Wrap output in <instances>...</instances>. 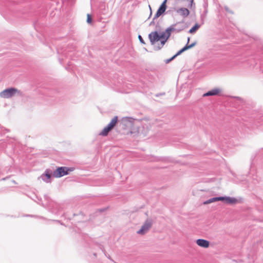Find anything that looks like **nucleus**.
<instances>
[{
  "mask_svg": "<svg viewBox=\"0 0 263 263\" xmlns=\"http://www.w3.org/2000/svg\"><path fill=\"white\" fill-rule=\"evenodd\" d=\"M182 49L183 50V51H185L187 49H190L189 47V44H186Z\"/></svg>",
  "mask_w": 263,
  "mask_h": 263,
  "instance_id": "21",
  "label": "nucleus"
},
{
  "mask_svg": "<svg viewBox=\"0 0 263 263\" xmlns=\"http://www.w3.org/2000/svg\"><path fill=\"white\" fill-rule=\"evenodd\" d=\"M196 44V43L195 42L192 43L191 44L189 45L190 48H192V47H194Z\"/></svg>",
  "mask_w": 263,
  "mask_h": 263,
  "instance_id": "25",
  "label": "nucleus"
},
{
  "mask_svg": "<svg viewBox=\"0 0 263 263\" xmlns=\"http://www.w3.org/2000/svg\"><path fill=\"white\" fill-rule=\"evenodd\" d=\"M15 95L22 96V92L14 87H10L3 90L0 92V97L2 98L8 99Z\"/></svg>",
  "mask_w": 263,
  "mask_h": 263,
  "instance_id": "1",
  "label": "nucleus"
},
{
  "mask_svg": "<svg viewBox=\"0 0 263 263\" xmlns=\"http://www.w3.org/2000/svg\"><path fill=\"white\" fill-rule=\"evenodd\" d=\"M189 41H190V37H188V38H187V44H189Z\"/></svg>",
  "mask_w": 263,
  "mask_h": 263,
  "instance_id": "29",
  "label": "nucleus"
},
{
  "mask_svg": "<svg viewBox=\"0 0 263 263\" xmlns=\"http://www.w3.org/2000/svg\"><path fill=\"white\" fill-rule=\"evenodd\" d=\"M166 33L162 32L159 34L157 31L152 32L148 34V38L152 45H154L156 42L161 39L166 40Z\"/></svg>",
  "mask_w": 263,
  "mask_h": 263,
  "instance_id": "3",
  "label": "nucleus"
},
{
  "mask_svg": "<svg viewBox=\"0 0 263 263\" xmlns=\"http://www.w3.org/2000/svg\"><path fill=\"white\" fill-rule=\"evenodd\" d=\"M175 58H176V56L173 55V56L172 58H171L170 59H166V60L165 61V63L166 64H168V63H169L170 62H171L172 60H173Z\"/></svg>",
  "mask_w": 263,
  "mask_h": 263,
  "instance_id": "19",
  "label": "nucleus"
},
{
  "mask_svg": "<svg viewBox=\"0 0 263 263\" xmlns=\"http://www.w3.org/2000/svg\"><path fill=\"white\" fill-rule=\"evenodd\" d=\"M165 32L166 33V40H168L171 35V32L170 31V29L167 28L165 30Z\"/></svg>",
  "mask_w": 263,
  "mask_h": 263,
  "instance_id": "18",
  "label": "nucleus"
},
{
  "mask_svg": "<svg viewBox=\"0 0 263 263\" xmlns=\"http://www.w3.org/2000/svg\"><path fill=\"white\" fill-rule=\"evenodd\" d=\"M155 20V19H154V18H153L152 21V22L150 23V24H149V26H152V25H154V24H155L154 20Z\"/></svg>",
  "mask_w": 263,
  "mask_h": 263,
  "instance_id": "26",
  "label": "nucleus"
},
{
  "mask_svg": "<svg viewBox=\"0 0 263 263\" xmlns=\"http://www.w3.org/2000/svg\"><path fill=\"white\" fill-rule=\"evenodd\" d=\"M167 1V0H164L161 4H164L165 6H166Z\"/></svg>",
  "mask_w": 263,
  "mask_h": 263,
  "instance_id": "27",
  "label": "nucleus"
},
{
  "mask_svg": "<svg viewBox=\"0 0 263 263\" xmlns=\"http://www.w3.org/2000/svg\"><path fill=\"white\" fill-rule=\"evenodd\" d=\"M221 201L230 204H235L237 202L235 198L231 197H221Z\"/></svg>",
  "mask_w": 263,
  "mask_h": 263,
  "instance_id": "7",
  "label": "nucleus"
},
{
  "mask_svg": "<svg viewBox=\"0 0 263 263\" xmlns=\"http://www.w3.org/2000/svg\"><path fill=\"white\" fill-rule=\"evenodd\" d=\"M104 211V209H100V210H99V211H100V212H103V211Z\"/></svg>",
  "mask_w": 263,
  "mask_h": 263,
  "instance_id": "28",
  "label": "nucleus"
},
{
  "mask_svg": "<svg viewBox=\"0 0 263 263\" xmlns=\"http://www.w3.org/2000/svg\"><path fill=\"white\" fill-rule=\"evenodd\" d=\"M184 51L182 50V49H181L179 51H178L174 55L176 56V58L179 55L181 54L182 53H183Z\"/></svg>",
  "mask_w": 263,
  "mask_h": 263,
  "instance_id": "22",
  "label": "nucleus"
},
{
  "mask_svg": "<svg viewBox=\"0 0 263 263\" xmlns=\"http://www.w3.org/2000/svg\"><path fill=\"white\" fill-rule=\"evenodd\" d=\"M153 221L152 219H147L143 224L142 226L141 229L137 231V233L140 235H144L146 233L152 226Z\"/></svg>",
  "mask_w": 263,
  "mask_h": 263,
  "instance_id": "4",
  "label": "nucleus"
},
{
  "mask_svg": "<svg viewBox=\"0 0 263 263\" xmlns=\"http://www.w3.org/2000/svg\"><path fill=\"white\" fill-rule=\"evenodd\" d=\"M87 22L88 23H90L91 22V16L90 14H87Z\"/></svg>",
  "mask_w": 263,
  "mask_h": 263,
  "instance_id": "23",
  "label": "nucleus"
},
{
  "mask_svg": "<svg viewBox=\"0 0 263 263\" xmlns=\"http://www.w3.org/2000/svg\"><path fill=\"white\" fill-rule=\"evenodd\" d=\"M196 243L200 247L207 248L210 246V242L205 239H198L196 240Z\"/></svg>",
  "mask_w": 263,
  "mask_h": 263,
  "instance_id": "8",
  "label": "nucleus"
},
{
  "mask_svg": "<svg viewBox=\"0 0 263 263\" xmlns=\"http://www.w3.org/2000/svg\"><path fill=\"white\" fill-rule=\"evenodd\" d=\"M221 201V197H215L213 198H211L203 202L204 204H208L214 202Z\"/></svg>",
  "mask_w": 263,
  "mask_h": 263,
  "instance_id": "13",
  "label": "nucleus"
},
{
  "mask_svg": "<svg viewBox=\"0 0 263 263\" xmlns=\"http://www.w3.org/2000/svg\"><path fill=\"white\" fill-rule=\"evenodd\" d=\"M13 182L14 183H16L15 181L14 180H13Z\"/></svg>",
  "mask_w": 263,
  "mask_h": 263,
  "instance_id": "30",
  "label": "nucleus"
},
{
  "mask_svg": "<svg viewBox=\"0 0 263 263\" xmlns=\"http://www.w3.org/2000/svg\"><path fill=\"white\" fill-rule=\"evenodd\" d=\"M166 8L167 6H165L164 4H161L154 17V19L159 17L160 15L163 14L165 11Z\"/></svg>",
  "mask_w": 263,
  "mask_h": 263,
  "instance_id": "6",
  "label": "nucleus"
},
{
  "mask_svg": "<svg viewBox=\"0 0 263 263\" xmlns=\"http://www.w3.org/2000/svg\"><path fill=\"white\" fill-rule=\"evenodd\" d=\"M221 92V89L219 88L213 89L203 95V97L213 96L219 94Z\"/></svg>",
  "mask_w": 263,
  "mask_h": 263,
  "instance_id": "9",
  "label": "nucleus"
},
{
  "mask_svg": "<svg viewBox=\"0 0 263 263\" xmlns=\"http://www.w3.org/2000/svg\"><path fill=\"white\" fill-rule=\"evenodd\" d=\"M200 27V25L197 23L195 24L189 31L190 33H194Z\"/></svg>",
  "mask_w": 263,
  "mask_h": 263,
  "instance_id": "16",
  "label": "nucleus"
},
{
  "mask_svg": "<svg viewBox=\"0 0 263 263\" xmlns=\"http://www.w3.org/2000/svg\"><path fill=\"white\" fill-rule=\"evenodd\" d=\"M175 27L177 28V32H180L187 28L186 24L183 21L175 23Z\"/></svg>",
  "mask_w": 263,
  "mask_h": 263,
  "instance_id": "10",
  "label": "nucleus"
},
{
  "mask_svg": "<svg viewBox=\"0 0 263 263\" xmlns=\"http://www.w3.org/2000/svg\"><path fill=\"white\" fill-rule=\"evenodd\" d=\"M73 167H67L65 166H61L58 167L53 172V176L55 178H60L65 175L69 174L70 172L73 171Z\"/></svg>",
  "mask_w": 263,
  "mask_h": 263,
  "instance_id": "2",
  "label": "nucleus"
},
{
  "mask_svg": "<svg viewBox=\"0 0 263 263\" xmlns=\"http://www.w3.org/2000/svg\"><path fill=\"white\" fill-rule=\"evenodd\" d=\"M176 12L184 17H187L190 14L189 10L185 8H180L177 10Z\"/></svg>",
  "mask_w": 263,
  "mask_h": 263,
  "instance_id": "11",
  "label": "nucleus"
},
{
  "mask_svg": "<svg viewBox=\"0 0 263 263\" xmlns=\"http://www.w3.org/2000/svg\"><path fill=\"white\" fill-rule=\"evenodd\" d=\"M167 41V40H166H166L161 39L160 40V45H159L158 46H155L154 47V49L155 50H160L163 47V46L164 45V44H165V43Z\"/></svg>",
  "mask_w": 263,
  "mask_h": 263,
  "instance_id": "15",
  "label": "nucleus"
},
{
  "mask_svg": "<svg viewBox=\"0 0 263 263\" xmlns=\"http://www.w3.org/2000/svg\"><path fill=\"white\" fill-rule=\"evenodd\" d=\"M138 39L141 43H142L143 44H145V42H144L143 39H142V36L140 35H139Z\"/></svg>",
  "mask_w": 263,
  "mask_h": 263,
  "instance_id": "24",
  "label": "nucleus"
},
{
  "mask_svg": "<svg viewBox=\"0 0 263 263\" xmlns=\"http://www.w3.org/2000/svg\"><path fill=\"white\" fill-rule=\"evenodd\" d=\"M224 8L225 10H226L227 12H228V13H231V14H233V12L232 10H231L228 8V6H224Z\"/></svg>",
  "mask_w": 263,
  "mask_h": 263,
  "instance_id": "20",
  "label": "nucleus"
},
{
  "mask_svg": "<svg viewBox=\"0 0 263 263\" xmlns=\"http://www.w3.org/2000/svg\"><path fill=\"white\" fill-rule=\"evenodd\" d=\"M168 29H170V31L172 32H175L176 33L177 32V28L175 27V24H173L171 25L169 27L167 28Z\"/></svg>",
  "mask_w": 263,
  "mask_h": 263,
  "instance_id": "17",
  "label": "nucleus"
},
{
  "mask_svg": "<svg viewBox=\"0 0 263 263\" xmlns=\"http://www.w3.org/2000/svg\"><path fill=\"white\" fill-rule=\"evenodd\" d=\"M52 174L53 175L52 171L49 169H47L45 172L39 177V179H41L46 183H50L51 181V178Z\"/></svg>",
  "mask_w": 263,
  "mask_h": 263,
  "instance_id": "5",
  "label": "nucleus"
},
{
  "mask_svg": "<svg viewBox=\"0 0 263 263\" xmlns=\"http://www.w3.org/2000/svg\"><path fill=\"white\" fill-rule=\"evenodd\" d=\"M118 122V117L115 116L110 123L107 125V126L109 128V129L111 130L114 127L116 126V124Z\"/></svg>",
  "mask_w": 263,
  "mask_h": 263,
  "instance_id": "12",
  "label": "nucleus"
},
{
  "mask_svg": "<svg viewBox=\"0 0 263 263\" xmlns=\"http://www.w3.org/2000/svg\"><path fill=\"white\" fill-rule=\"evenodd\" d=\"M111 130L107 126L105 127L99 133V135L102 136H106L108 135L109 132Z\"/></svg>",
  "mask_w": 263,
  "mask_h": 263,
  "instance_id": "14",
  "label": "nucleus"
}]
</instances>
